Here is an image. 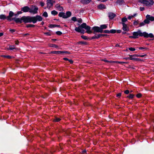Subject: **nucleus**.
<instances>
[{"mask_svg":"<svg viewBox=\"0 0 154 154\" xmlns=\"http://www.w3.org/2000/svg\"><path fill=\"white\" fill-rule=\"evenodd\" d=\"M116 16V14L112 13L109 12L108 13V17L109 18L110 20L113 19Z\"/></svg>","mask_w":154,"mask_h":154,"instance_id":"14","label":"nucleus"},{"mask_svg":"<svg viewBox=\"0 0 154 154\" xmlns=\"http://www.w3.org/2000/svg\"><path fill=\"white\" fill-rule=\"evenodd\" d=\"M128 21L127 18L126 17H124L122 19L121 23L122 24H125V23Z\"/></svg>","mask_w":154,"mask_h":154,"instance_id":"21","label":"nucleus"},{"mask_svg":"<svg viewBox=\"0 0 154 154\" xmlns=\"http://www.w3.org/2000/svg\"><path fill=\"white\" fill-rule=\"evenodd\" d=\"M60 119L59 118H56L54 120V121L55 122H58L60 121Z\"/></svg>","mask_w":154,"mask_h":154,"instance_id":"40","label":"nucleus"},{"mask_svg":"<svg viewBox=\"0 0 154 154\" xmlns=\"http://www.w3.org/2000/svg\"><path fill=\"white\" fill-rule=\"evenodd\" d=\"M58 16L60 17H62L63 18L66 19V18H65V14L64 12H60L58 14Z\"/></svg>","mask_w":154,"mask_h":154,"instance_id":"18","label":"nucleus"},{"mask_svg":"<svg viewBox=\"0 0 154 154\" xmlns=\"http://www.w3.org/2000/svg\"><path fill=\"white\" fill-rule=\"evenodd\" d=\"M143 37L146 38H148V37L152 38L153 37L154 35L152 33L148 34L146 32H143Z\"/></svg>","mask_w":154,"mask_h":154,"instance_id":"8","label":"nucleus"},{"mask_svg":"<svg viewBox=\"0 0 154 154\" xmlns=\"http://www.w3.org/2000/svg\"><path fill=\"white\" fill-rule=\"evenodd\" d=\"M142 96L141 94L139 93L137 94L136 97L138 98H140Z\"/></svg>","mask_w":154,"mask_h":154,"instance_id":"46","label":"nucleus"},{"mask_svg":"<svg viewBox=\"0 0 154 154\" xmlns=\"http://www.w3.org/2000/svg\"><path fill=\"white\" fill-rule=\"evenodd\" d=\"M101 35H95L94 36H93L91 37L92 39H94L96 38H100L101 36Z\"/></svg>","mask_w":154,"mask_h":154,"instance_id":"25","label":"nucleus"},{"mask_svg":"<svg viewBox=\"0 0 154 154\" xmlns=\"http://www.w3.org/2000/svg\"><path fill=\"white\" fill-rule=\"evenodd\" d=\"M145 23H144V22L143 21V22L141 23L140 24H139V26L141 27V26H144L145 25Z\"/></svg>","mask_w":154,"mask_h":154,"instance_id":"42","label":"nucleus"},{"mask_svg":"<svg viewBox=\"0 0 154 154\" xmlns=\"http://www.w3.org/2000/svg\"><path fill=\"white\" fill-rule=\"evenodd\" d=\"M51 53L57 54L64 55L69 54L70 53L66 51H51Z\"/></svg>","mask_w":154,"mask_h":154,"instance_id":"4","label":"nucleus"},{"mask_svg":"<svg viewBox=\"0 0 154 154\" xmlns=\"http://www.w3.org/2000/svg\"><path fill=\"white\" fill-rule=\"evenodd\" d=\"M60 6V5L59 4H57L55 5V7L57 9Z\"/></svg>","mask_w":154,"mask_h":154,"instance_id":"50","label":"nucleus"},{"mask_svg":"<svg viewBox=\"0 0 154 154\" xmlns=\"http://www.w3.org/2000/svg\"><path fill=\"white\" fill-rule=\"evenodd\" d=\"M134 97V95L133 94H130L127 96V97L129 99H132Z\"/></svg>","mask_w":154,"mask_h":154,"instance_id":"33","label":"nucleus"},{"mask_svg":"<svg viewBox=\"0 0 154 154\" xmlns=\"http://www.w3.org/2000/svg\"><path fill=\"white\" fill-rule=\"evenodd\" d=\"M17 48L15 47V46L14 45H12L9 46L8 49L10 50H13L14 49H15Z\"/></svg>","mask_w":154,"mask_h":154,"instance_id":"26","label":"nucleus"},{"mask_svg":"<svg viewBox=\"0 0 154 154\" xmlns=\"http://www.w3.org/2000/svg\"><path fill=\"white\" fill-rule=\"evenodd\" d=\"M87 25L86 23H83L80 26L82 28H85L86 26Z\"/></svg>","mask_w":154,"mask_h":154,"instance_id":"28","label":"nucleus"},{"mask_svg":"<svg viewBox=\"0 0 154 154\" xmlns=\"http://www.w3.org/2000/svg\"><path fill=\"white\" fill-rule=\"evenodd\" d=\"M10 32H11L12 33H14V32H15V30L14 29H10Z\"/></svg>","mask_w":154,"mask_h":154,"instance_id":"54","label":"nucleus"},{"mask_svg":"<svg viewBox=\"0 0 154 154\" xmlns=\"http://www.w3.org/2000/svg\"><path fill=\"white\" fill-rule=\"evenodd\" d=\"M51 14L52 15H55L57 14L58 12L54 10L51 11Z\"/></svg>","mask_w":154,"mask_h":154,"instance_id":"29","label":"nucleus"},{"mask_svg":"<svg viewBox=\"0 0 154 154\" xmlns=\"http://www.w3.org/2000/svg\"><path fill=\"white\" fill-rule=\"evenodd\" d=\"M57 34L58 35H60L62 34V32L60 31H58L56 32Z\"/></svg>","mask_w":154,"mask_h":154,"instance_id":"47","label":"nucleus"},{"mask_svg":"<svg viewBox=\"0 0 154 154\" xmlns=\"http://www.w3.org/2000/svg\"><path fill=\"white\" fill-rule=\"evenodd\" d=\"M4 57H5L7 58H9V59L11 58V56H9V55L4 56Z\"/></svg>","mask_w":154,"mask_h":154,"instance_id":"52","label":"nucleus"},{"mask_svg":"<svg viewBox=\"0 0 154 154\" xmlns=\"http://www.w3.org/2000/svg\"><path fill=\"white\" fill-rule=\"evenodd\" d=\"M79 43L80 44H83L84 45H86L87 44L86 42L82 41H81L79 42Z\"/></svg>","mask_w":154,"mask_h":154,"instance_id":"51","label":"nucleus"},{"mask_svg":"<svg viewBox=\"0 0 154 154\" xmlns=\"http://www.w3.org/2000/svg\"><path fill=\"white\" fill-rule=\"evenodd\" d=\"M44 34L47 36H51V34L49 32H45Z\"/></svg>","mask_w":154,"mask_h":154,"instance_id":"44","label":"nucleus"},{"mask_svg":"<svg viewBox=\"0 0 154 154\" xmlns=\"http://www.w3.org/2000/svg\"><path fill=\"white\" fill-rule=\"evenodd\" d=\"M100 27L101 29V30H103V29H106L107 28V26L106 24H103L101 25Z\"/></svg>","mask_w":154,"mask_h":154,"instance_id":"23","label":"nucleus"},{"mask_svg":"<svg viewBox=\"0 0 154 154\" xmlns=\"http://www.w3.org/2000/svg\"><path fill=\"white\" fill-rule=\"evenodd\" d=\"M146 18L148 19L149 21H154V16H152L150 15L147 14L146 16Z\"/></svg>","mask_w":154,"mask_h":154,"instance_id":"15","label":"nucleus"},{"mask_svg":"<svg viewBox=\"0 0 154 154\" xmlns=\"http://www.w3.org/2000/svg\"><path fill=\"white\" fill-rule=\"evenodd\" d=\"M128 63V62H121V61H119L118 62V63H119V64H127Z\"/></svg>","mask_w":154,"mask_h":154,"instance_id":"38","label":"nucleus"},{"mask_svg":"<svg viewBox=\"0 0 154 154\" xmlns=\"http://www.w3.org/2000/svg\"><path fill=\"white\" fill-rule=\"evenodd\" d=\"M71 20L74 22L76 21L77 20V19L76 17H72L71 18Z\"/></svg>","mask_w":154,"mask_h":154,"instance_id":"37","label":"nucleus"},{"mask_svg":"<svg viewBox=\"0 0 154 154\" xmlns=\"http://www.w3.org/2000/svg\"><path fill=\"white\" fill-rule=\"evenodd\" d=\"M14 15V13L12 11H10L9 13V15L7 17V19L9 21L12 20V18H11V17Z\"/></svg>","mask_w":154,"mask_h":154,"instance_id":"9","label":"nucleus"},{"mask_svg":"<svg viewBox=\"0 0 154 154\" xmlns=\"http://www.w3.org/2000/svg\"><path fill=\"white\" fill-rule=\"evenodd\" d=\"M139 1L146 6L152 5L153 3V0H139Z\"/></svg>","mask_w":154,"mask_h":154,"instance_id":"3","label":"nucleus"},{"mask_svg":"<svg viewBox=\"0 0 154 154\" xmlns=\"http://www.w3.org/2000/svg\"><path fill=\"white\" fill-rule=\"evenodd\" d=\"M85 29L86 30V32L88 33H90L92 32L90 30L91 27L87 25Z\"/></svg>","mask_w":154,"mask_h":154,"instance_id":"17","label":"nucleus"},{"mask_svg":"<svg viewBox=\"0 0 154 154\" xmlns=\"http://www.w3.org/2000/svg\"><path fill=\"white\" fill-rule=\"evenodd\" d=\"M60 26L56 24H50L49 26V27L50 28H53L56 27H59Z\"/></svg>","mask_w":154,"mask_h":154,"instance_id":"22","label":"nucleus"},{"mask_svg":"<svg viewBox=\"0 0 154 154\" xmlns=\"http://www.w3.org/2000/svg\"><path fill=\"white\" fill-rule=\"evenodd\" d=\"M124 2L123 0H118L116 2V3L119 5L122 4Z\"/></svg>","mask_w":154,"mask_h":154,"instance_id":"27","label":"nucleus"},{"mask_svg":"<svg viewBox=\"0 0 154 154\" xmlns=\"http://www.w3.org/2000/svg\"><path fill=\"white\" fill-rule=\"evenodd\" d=\"M30 10V8L27 6H24L21 8V11L23 12H29Z\"/></svg>","mask_w":154,"mask_h":154,"instance_id":"11","label":"nucleus"},{"mask_svg":"<svg viewBox=\"0 0 154 154\" xmlns=\"http://www.w3.org/2000/svg\"><path fill=\"white\" fill-rule=\"evenodd\" d=\"M98 8L100 9H102L106 8V6L103 4H101L98 5Z\"/></svg>","mask_w":154,"mask_h":154,"instance_id":"19","label":"nucleus"},{"mask_svg":"<svg viewBox=\"0 0 154 154\" xmlns=\"http://www.w3.org/2000/svg\"><path fill=\"white\" fill-rule=\"evenodd\" d=\"M122 25L123 26L122 29L123 30L126 31H129V28L128 27L127 24H122Z\"/></svg>","mask_w":154,"mask_h":154,"instance_id":"13","label":"nucleus"},{"mask_svg":"<svg viewBox=\"0 0 154 154\" xmlns=\"http://www.w3.org/2000/svg\"><path fill=\"white\" fill-rule=\"evenodd\" d=\"M0 19L3 20L7 19V17L4 14H1L0 15Z\"/></svg>","mask_w":154,"mask_h":154,"instance_id":"24","label":"nucleus"},{"mask_svg":"<svg viewBox=\"0 0 154 154\" xmlns=\"http://www.w3.org/2000/svg\"><path fill=\"white\" fill-rule=\"evenodd\" d=\"M35 26L34 25L31 24H29L27 25L26 26V27H34Z\"/></svg>","mask_w":154,"mask_h":154,"instance_id":"39","label":"nucleus"},{"mask_svg":"<svg viewBox=\"0 0 154 154\" xmlns=\"http://www.w3.org/2000/svg\"><path fill=\"white\" fill-rule=\"evenodd\" d=\"M81 37L82 38L85 40L87 39H88V37L87 36L83 35L81 36Z\"/></svg>","mask_w":154,"mask_h":154,"instance_id":"43","label":"nucleus"},{"mask_svg":"<svg viewBox=\"0 0 154 154\" xmlns=\"http://www.w3.org/2000/svg\"><path fill=\"white\" fill-rule=\"evenodd\" d=\"M121 95V94L120 93H118V94L117 95H116V96L117 97H120Z\"/></svg>","mask_w":154,"mask_h":154,"instance_id":"59","label":"nucleus"},{"mask_svg":"<svg viewBox=\"0 0 154 154\" xmlns=\"http://www.w3.org/2000/svg\"><path fill=\"white\" fill-rule=\"evenodd\" d=\"M77 21L79 23H81L82 22V20L81 18L79 19L78 20H77Z\"/></svg>","mask_w":154,"mask_h":154,"instance_id":"45","label":"nucleus"},{"mask_svg":"<svg viewBox=\"0 0 154 154\" xmlns=\"http://www.w3.org/2000/svg\"><path fill=\"white\" fill-rule=\"evenodd\" d=\"M42 16L45 17H48V14L47 13L46 11L44 12Z\"/></svg>","mask_w":154,"mask_h":154,"instance_id":"34","label":"nucleus"},{"mask_svg":"<svg viewBox=\"0 0 154 154\" xmlns=\"http://www.w3.org/2000/svg\"><path fill=\"white\" fill-rule=\"evenodd\" d=\"M140 8V11H143L144 10V8L143 7H141Z\"/></svg>","mask_w":154,"mask_h":154,"instance_id":"56","label":"nucleus"},{"mask_svg":"<svg viewBox=\"0 0 154 154\" xmlns=\"http://www.w3.org/2000/svg\"><path fill=\"white\" fill-rule=\"evenodd\" d=\"M138 48L140 50H143V51H144L145 50H147L148 49L147 47H139V48Z\"/></svg>","mask_w":154,"mask_h":154,"instance_id":"31","label":"nucleus"},{"mask_svg":"<svg viewBox=\"0 0 154 154\" xmlns=\"http://www.w3.org/2000/svg\"><path fill=\"white\" fill-rule=\"evenodd\" d=\"M69 62L71 64H72L73 63V61H72V60H71V59H70V60H69H69H68Z\"/></svg>","mask_w":154,"mask_h":154,"instance_id":"58","label":"nucleus"},{"mask_svg":"<svg viewBox=\"0 0 154 154\" xmlns=\"http://www.w3.org/2000/svg\"><path fill=\"white\" fill-rule=\"evenodd\" d=\"M110 33H115L116 32V31L115 29H111L109 30Z\"/></svg>","mask_w":154,"mask_h":154,"instance_id":"36","label":"nucleus"},{"mask_svg":"<svg viewBox=\"0 0 154 154\" xmlns=\"http://www.w3.org/2000/svg\"><path fill=\"white\" fill-rule=\"evenodd\" d=\"M138 23V22L137 21H135L134 22V25H137Z\"/></svg>","mask_w":154,"mask_h":154,"instance_id":"60","label":"nucleus"},{"mask_svg":"<svg viewBox=\"0 0 154 154\" xmlns=\"http://www.w3.org/2000/svg\"><path fill=\"white\" fill-rule=\"evenodd\" d=\"M49 46H50V47H51L55 48H57L58 47V46L55 44H51L49 45Z\"/></svg>","mask_w":154,"mask_h":154,"instance_id":"35","label":"nucleus"},{"mask_svg":"<svg viewBox=\"0 0 154 154\" xmlns=\"http://www.w3.org/2000/svg\"><path fill=\"white\" fill-rule=\"evenodd\" d=\"M54 1L53 0H47V8H50L51 7L53 6L54 3H55Z\"/></svg>","mask_w":154,"mask_h":154,"instance_id":"6","label":"nucleus"},{"mask_svg":"<svg viewBox=\"0 0 154 154\" xmlns=\"http://www.w3.org/2000/svg\"><path fill=\"white\" fill-rule=\"evenodd\" d=\"M134 61H141V59L138 58H135V59Z\"/></svg>","mask_w":154,"mask_h":154,"instance_id":"55","label":"nucleus"},{"mask_svg":"<svg viewBox=\"0 0 154 154\" xmlns=\"http://www.w3.org/2000/svg\"><path fill=\"white\" fill-rule=\"evenodd\" d=\"M133 17V16H129L128 17V18L129 20H131Z\"/></svg>","mask_w":154,"mask_h":154,"instance_id":"57","label":"nucleus"},{"mask_svg":"<svg viewBox=\"0 0 154 154\" xmlns=\"http://www.w3.org/2000/svg\"><path fill=\"white\" fill-rule=\"evenodd\" d=\"M103 32H104V33H110L109 30H104L103 31Z\"/></svg>","mask_w":154,"mask_h":154,"instance_id":"48","label":"nucleus"},{"mask_svg":"<svg viewBox=\"0 0 154 154\" xmlns=\"http://www.w3.org/2000/svg\"><path fill=\"white\" fill-rule=\"evenodd\" d=\"M40 4L42 7H43L45 5V3L44 2H40Z\"/></svg>","mask_w":154,"mask_h":154,"instance_id":"49","label":"nucleus"},{"mask_svg":"<svg viewBox=\"0 0 154 154\" xmlns=\"http://www.w3.org/2000/svg\"><path fill=\"white\" fill-rule=\"evenodd\" d=\"M124 93L125 94H128L129 93V91L128 90H126L124 91Z\"/></svg>","mask_w":154,"mask_h":154,"instance_id":"53","label":"nucleus"},{"mask_svg":"<svg viewBox=\"0 0 154 154\" xmlns=\"http://www.w3.org/2000/svg\"><path fill=\"white\" fill-rule=\"evenodd\" d=\"M17 14L19 15L22 13L21 11H18L17 12Z\"/></svg>","mask_w":154,"mask_h":154,"instance_id":"64","label":"nucleus"},{"mask_svg":"<svg viewBox=\"0 0 154 154\" xmlns=\"http://www.w3.org/2000/svg\"><path fill=\"white\" fill-rule=\"evenodd\" d=\"M133 36H129V38H131L136 39L138 38L139 36H143V32L139 30L137 32H134L132 33Z\"/></svg>","mask_w":154,"mask_h":154,"instance_id":"2","label":"nucleus"},{"mask_svg":"<svg viewBox=\"0 0 154 154\" xmlns=\"http://www.w3.org/2000/svg\"><path fill=\"white\" fill-rule=\"evenodd\" d=\"M57 10H58V11H61V12L63 11L64 10V9H63V7L62 6H60V7H59L57 9Z\"/></svg>","mask_w":154,"mask_h":154,"instance_id":"30","label":"nucleus"},{"mask_svg":"<svg viewBox=\"0 0 154 154\" xmlns=\"http://www.w3.org/2000/svg\"><path fill=\"white\" fill-rule=\"evenodd\" d=\"M91 0H80L81 2L83 4H89Z\"/></svg>","mask_w":154,"mask_h":154,"instance_id":"16","label":"nucleus"},{"mask_svg":"<svg viewBox=\"0 0 154 154\" xmlns=\"http://www.w3.org/2000/svg\"><path fill=\"white\" fill-rule=\"evenodd\" d=\"M92 29L94 31V32H100V33L103 32V30H101V29L100 27L98 26H94L92 28Z\"/></svg>","mask_w":154,"mask_h":154,"instance_id":"7","label":"nucleus"},{"mask_svg":"<svg viewBox=\"0 0 154 154\" xmlns=\"http://www.w3.org/2000/svg\"><path fill=\"white\" fill-rule=\"evenodd\" d=\"M143 21L145 24H148L150 23L149 20L146 18V19H145Z\"/></svg>","mask_w":154,"mask_h":154,"instance_id":"32","label":"nucleus"},{"mask_svg":"<svg viewBox=\"0 0 154 154\" xmlns=\"http://www.w3.org/2000/svg\"><path fill=\"white\" fill-rule=\"evenodd\" d=\"M123 59H125L126 60H130V57H125L123 58Z\"/></svg>","mask_w":154,"mask_h":154,"instance_id":"62","label":"nucleus"},{"mask_svg":"<svg viewBox=\"0 0 154 154\" xmlns=\"http://www.w3.org/2000/svg\"><path fill=\"white\" fill-rule=\"evenodd\" d=\"M121 32V30H118L117 31V32L118 33H120Z\"/></svg>","mask_w":154,"mask_h":154,"instance_id":"63","label":"nucleus"},{"mask_svg":"<svg viewBox=\"0 0 154 154\" xmlns=\"http://www.w3.org/2000/svg\"><path fill=\"white\" fill-rule=\"evenodd\" d=\"M23 22L25 23L32 22L34 23H35L37 21H41L42 20V17L36 15L35 17L23 16L22 17Z\"/></svg>","mask_w":154,"mask_h":154,"instance_id":"1","label":"nucleus"},{"mask_svg":"<svg viewBox=\"0 0 154 154\" xmlns=\"http://www.w3.org/2000/svg\"><path fill=\"white\" fill-rule=\"evenodd\" d=\"M65 14V18H67L70 17L72 13L70 11H67Z\"/></svg>","mask_w":154,"mask_h":154,"instance_id":"20","label":"nucleus"},{"mask_svg":"<svg viewBox=\"0 0 154 154\" xmlns=\"http://www.w3.org/2000/svg\"><path fill=\"white\" fill-rule=\"evenodd\" d=\"M13 20H14L16 23H21L23 22V20L22 19V17L21 18H16L14 17L12 18Z\"/></svg>","mask_w":154,"mask_h":154,"instance_id":"12","label":"nucleus"},{"mask_svg":"<svg viewBox=\"0 0 154 154\" xmlns=\"http://www.w3.org/2000/svg\"><path fill=\"white\" fill-rule=\"evenodd\" d=\"M135 58L133 57H130V60L134 61Z\"/></svg>","mask_w":154,"mask_h":154,"instance_id":"61","label":"nucleus"},{"mask_svg":"<svg viewBox=\"0 0 154 154\" xmlns=\"http://www.w3.org/2000/svg\"><path fill=\"white\" fill-rule=\"evenodd\" d=\"M75 30L78 32H80L81 33H84L85 31L83 29H82L80 26L78 27H76L75 29Z\"/></svg>","mask_w":154,"mask_h":154,"instance_id":"10","label":"nucleus"},{"mask_svg":"<svg viewBox=\"0 0 154 154\" xmlns=\"http://www.w3.org/2000/svg\"><path fill=\"white\" fill-rule=\"evenodd\" d=\"M30 9L29 13L33 14H35L37 13V11L38 10V8L36 6H32V8H30Z\"/></svg>","mask_w":154,"mask_h":154,"instance_id":"5","label":"nucleus"},{"mask_svg":"<svg viewBox=\"0 0 154 154\" xmlns=\"http://www.w3.org/2000/svg\"><path fill=\"white\" fill-rule=\"evenodd\" d=\"M128 49L130 51H135L136 50L134 48L132 47L129 48Z\"/></svg>","mask_w":154,"mask_h":154,"instance_id":"41","label":"nucleus"}]
</instances>
